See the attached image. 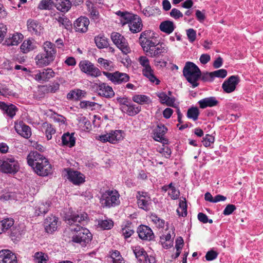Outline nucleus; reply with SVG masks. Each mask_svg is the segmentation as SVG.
Masks as SVG:
<instances>
[{"instance_id":"nucleus-7","label":"nucleus","mask_w":263,"mask_h":263,"mask_svg":"<svg viewBox=\"0 0 263 263\" xmlns=\"http://www.w3.org/2000/svg\"><path fill=\"white\" fill-rule=\"evenodd\" d=\"M120 195L116 190H107L101 196L100 202L106 208L115 207L120 203Z\"/></svg>"},{"instance_id":"nucleus-43","label":"nucleus","mask_w":263,"mask_h":263,"mask_svg":"<svg viewBox=\"0 0 263 263\" xmlns=\"http://www.w3.org/2000/svg\"><path fill=\"white\" fill-rule=\"evenodd\" d=\"M98 62L106 70L112 71L115 69V65L111 61L100 58L98 60Z\"/></svg>"},{"instance_id":"nucleus-16","label":"nucleus","mask_w":263,"mask_h":263,"mask_svg":"<svg viewBox=\"0 0 263 263\" xmlns=\"http://www.w3.org/2000/svg\"><path fill=\"white\" fill-rule=\"evenodd\" d=\"M89 19L85 16H81L77 18L74 23V29L77 32L81 33L86 32L89 25Z\"/></svg>"},{"instance_id":"nucleus-23","label":"nucleus","mask_w":263,"mask_h":263,"mask_svg":"<svg viewBox=\"0 0 263 263\" xmlns=\"http://www.w3.org/2000/svg\"><path fill=\"white\" fill-rule=\"evenodd\" d=\"M219 103L218 100L215 97L205 98L198 102L199 107L201 109L216 106Z\"/></svg>"},{"instance_id":"nucleus-1","label":"nucleus","mask_w":263,"mask_h":263,"mask_svg":"<svg viewBox=\"0 0 263 263\" xmlns=\"http://www.w3.org/2000/svg\"><path fill=\"white\" fill-rule=\"evenodd\" d=\"M88 219V215L85 212L67 215L65 217L66 222L70 226L71 231L76 232L72 237V241L85 246L92 239V234L84 225Z\"/></svg>"},{"instance_id":"nucleus-17","label":"nucleus","mask_w":263,"mask_h":263,"mask_svg":"<svg viewBox=\"0 0 263 263\" xmlns=\"http://www.w3.org/2000/svg\"><path fill=\"white\" fill-rule=\"evenodd\" d=\"M137 233L139 238L144 240L150 241L154 238L153 231L146 226H140L137 229Z\"/></svg>"},{"instance_id":"nucleus-56","label":"nucleus","mask_w":263,"mask_h":263,"mask_svg":"<svg viewBox=\"0 0 263 263\" xmlns=\"http://www.w3.org/2000/svg\"><path fill=\"white\" fill-rule=\"evenodd\" d=\"M122 233L124 238H127L134 234V231L130 226H125L124 228H122Z\"/></svg>"},{"instance_id":"nucleus-6","label":"nucleus","mask_w":263,"mask_h":263,"mask_svg":"<svg viewBox=\"0 0 263 263\" xmlns=\"http://www.w3.org/2000/svg\"><path fill=\"white\" fill-rule=\"evenodd\" d=\"M19 169L18 162L13 156H10L0 159V172L14 174Z\"/></svg>"},{"instance_id":"nucleus-59","label":"nucleus","mask_w":263,"mask_h":263,"mask_svg":"<svg viewBox=\"0 0 263 263\" xmlns=\"http://www.w3.org/2000/svg\"><path fill=\"white\" fill-rule=\"evenodd\" d=\"M170 14L171 17L176 20L183 17L182 13L176 8L172 9Z\"/></svg>"},{"instance_id":"nucleus-25","label":"nucleus","mask_w":263,"mask_h":263,"mask_svg":"<svg viewBox=\"0 0 263 263\" xmlns=\"http://www.w3.org/2000/svg\"><path fill=\"white\" fill-rule=\"evenodd\" d=\"M167 130V128L163 124H158L153 130L154 139L160 142L164 140V136Z\"/></svg>"},{"instance_id":"nucleus-61","label":"nucleus","mask_w":263,"mask_h":263,"mask_svg":"<svg viewBox=\"0 0 263 263\" xmlns=\"http://www.w3.org/2000/svg\"><path fill=\"white\" fill-rule=\"evenodd\" d=\"M158 152L166 158H169L172 154L171 149L167 146L160 148Z\"/></svg>"},{"instance_id":"nucleus-40","label":"nucleus","mask_w":263,"mask_h":263,"mask_svg":"<svg viewBox=\"0 0 263 263\" xmlns=\"http://www.w3.org/2000/svg\"><path fill=\"white\" fill-rule=\"evenodd\" d=\"M14 224L12 218H6L0 221V234L11 229Z\"/></svg>"},{"instance_id":"nucleus-55","label":"nucleus","mask_w":263,"mask_h":263,"mask_svg":"<svg viewBox=\"0 0 263 263\" xmlns=\"http://www.w3.org/2000/svg\"><path fill=\"white\" fill-rule=\"evenodd\" d=\"M214 140L215 138L213 136L208 134L203 138L202 142L204 146L209 147L211 144L214 143Z\"/></svg>"},{"instance_id":"nucleus-41","label":"nucleus","mask_w":263,"mask_h":263,"mask_svg":"<svg viewBox=\"0 0 263 263\" xmlns=\"http://www.w3.org/2000/svg\"><path fill=\"white\" fill-rule=\"evenodd\" d=\"M33 261L36 263H47L49 260L47 254L41 251L36 252L33 255Z\"/></svg>"},{"instance_id":"nucleus-2","label":"nucleus","mask_w":263,"mask_h":263,"mask_svg":"<svg viewBox=\"0 0 263 263\" xmlns=\"http://www.w3.org/2000/svg\"><path fill=\"white\" fill-rule=\"evenodd\" d=\"M27 159L28 165L38 175L46 176L51 173V165L45 157L37 152H31Z\"/></svg>"},{"instance_id":"nucleus-38","label":"nucleus","mask_w":263,"mask_h":263,"mask_svg":"<svg viewBox=\"0 0 263 263\" xmlns=\"http://www.w3.org/2000/svg\"><path fill=\"white\" fill-rule=\"evenodd\" d=\"M86 92L79 89L70 91L67 95V99L70 100H78L84 97Z\"/></svg>"},{"instance_id":"nucleus-53","label":"nucleus","mask_w":263,"mask_h":263,"mask_svg":"<svg viewBox=\"0 0 263 263\" xmlns=\"http://www.w3.org/2000/svg\"><path fill=\"white\" fill-rule=\"evenodd\" d=\"M152 220L157 226L159 228H163L164 226V220L160 219L156 214H152L151 216Z\"/></svg>"},{"instance_id":"nucleus-39","label":"nucleus","mask_w":263,"mask_h":263,"mask_svg":"<svg viewBox=\"0 0 263 263\" xmlns=\"http://www.w3.org/2000/svg\"><path fill=\"white\" fill-rule=\"evenodd\" d=\"M132 250L136 257L140 262L142 261L147 255L144 249L139 246L133 247Z\"/></svg>"},{"instance_id":"nucleus-29","label":"nucleus","mask_w":263,"mask_h":263,"mask_svg":"<svg viewBox=\"0 0 263 263\" xmlns=\"http://www.w3.org/2000/svg\"><path fill=\"white\" fill-rule=\"evenodd\" d=\"M141 109L140 106L137 105L132 102L128 103L126 106H122L121 110L130 116H134L138 114Z\"/></svg>"},{"instance_id":"nucleus-4","label":"nucleus","mask_w":263,"mask_h":263,"mask_svg":"<svg viewBox=\"0 0 263 263\" xmlns=\"http://www.w3.org/2000/svg\"><path fill=\"white\" fill-rule=\"evenodd\" d=\"M183 74L193 88L199 85L198 81L201 77V72L198 67L194 63L187 62L183 69Z\"/></svg>"},{"instance_id":"nucleus-64","label":"nucleus","mask_w":263,"mask_h":263,"mask_svg":"<svg viewBox=\"0 0 263 263\" xmlns=\"http://www.w3.org/2000/svg\"><path fill=\"white\" fill-rule=\"evenodd\" d=\"M52 119L55 122H59L63 124H65L66 123V118L64 116L57 114H54Z\"/></svg>"},{"instance_id":"nucleus-14","label":"nucleus","mask_w":263,"mask_h":263,"mask_svg":"<svg viewBox=\"0 0 263 263\" xmlns=\"http://www.w3.org/2000/svg\"><path fill=\"white\" fill-rule=\"evenodd\" d=\"M138 194L137 198L138 207L145 211H149L151 204V199L148 194L144 192H138Z\"/></svg>"},{"instance_id":"nucleus-32","label":"nucleus","mask_w":263,"mask_h":263,"mask_svg":"<svg viewBox=\"0 0 263 263\" xmlns=\"http://www.w3.org/2000/svg\"><path fill=\"white\" fill-rule=\"evenodd\" d=\"M54 6L62 12H67L71 7V3L69 0H55Z\"/></svg>"},{"instance_id":"nucleus-49","label":"nucleus","mask_w":263,"mask_h":263,"mask_svg":"<svg viewBox=\"0 0 263 263\" xmlns=\"http://www.w3.org/2000/svg\"><path fill=\"white\" fill-rule=\"evenodd\" d=\"M57 21L60 24V26H62L67 30L70 29L71 27V23L70 20L66 17L59 16L57 18Z\"/></svg>"},{"instance_id":"nucleus-34","label":"nucleus","mask_w":263,"mask_h":263,"mask_svg":"<svg viewBox=\"0 0 263 263\" xmlns=\"http://www.w3.org/2000/svg\"><path fill=\"white\" fill-rule=\"evenodd\" d=\"M157 96L160 100V102L162 104H165L167 106L176 107V105L175 103V99L174 97H170L163 92L159 93Z\"/></svg>"},{"instance_id":"nucleus-54","label":"nucleus","mask_w":263,"mask_h":263,"mask_svg":"<svg viewBox=\"0 0 263 263\" xmlns=\"http://www.w3.org/2000/svg\"><path fill=\"white\" fill-rule=\"evenodd\" d=\"M98 104L89 101H82L80 103V106L81 108H90L92 109Z\"/></svg>"},{"instance_id":"nucleus-27","label":"nucleus","mask_w":263,"mask_h":263,"mask_svg":"<svg viewBox=\"0 0 263 263\" xmlns=\"http://www.w3.org/2000/svg\"><path fill=\"white\" fill-rule=\"evenodd\" d=\"M15 129L17 134L23 137L28 139L31 135V132L30 127L22 122L15 124Z\"/></svg>"},{"instance_id":"nucleus-42","label":"nucleus","mask_w":263,"mask_h":263,"mask_svg":"<svg viewBox=\"0 0 263 263\" xmlns=\"http://www.w3.org/2000/svg\"><path fill=\"white\" fill-rule=\"evenodd\" d=\"M122 132L120 130H112L109 133L110 136L109 142L115 144L116 142L121 140L123 137Z\"/></svg>"},{"instance_id":"nucleus-13","label":"nucleus","mask_w":263,"mask_h":263,"mask_svg":"<svg viewBox=\"0 0 263 263\" xmlns=\"http://www.w3.org/2000/svg\"><path fill=\"white\" fill-rule=\"evenodd\" d=\"M64 171L66 173L65 176L74 184L79 185L85 181L84 175L80 172L72 170L71 168H65Z\"/></svg>"},{"instance_id":"nucleus-44","label":"nucleus","mask_w":263,"mask_h":263,"mask_svg":"<svg viewBox=\"0 0 263 263\" xmlns=\"http://www.w3.org/2000/svg\"><path fill=\"white\" fill-rule=\"evenodd\" d=\"M200 111L197 107L192 106L190 107L186 113V117L193 120L194 121H196L198 119Z\"/></svg>"},{"instance_id":"nucleus-19","label":"nucleus","mask_w":263,"mask_h":263,"mask_svg":"<svg viewBox=\"0 0 263 263\" xmlns=\"http://www.w3.org/2000/svg\"><path fill=\"white\" fill-rule=\"evenodd\" d=\"M98 95L106 98H111L115 96L112 88L105 83H100L97 88Z\"/></svg>"},{"instance_id":"nucleus-31","label":"nucleus","mask_w":263,"mask_h":263,"mask_svg":"<svg viewBox=\"0 0 263 263\" xmlns=\"http://www.w3.org/2000/svg\"><path fill=\"white\" fill-rule=\"evenodd\" d=\"M0 109L3 111V113L6 114L10 118H13L16 114L17 111L16 107L13 105H8L4 102H0Z\"/></svg>"},{"instance_id":"nucleus-20","label":"nucleus","mask_w":263,"mask_h":263,"mask_svg":"<svg viewBox=\"0 0 263 263\" xmlns=\"http://www.w3.org/2000/svg\"><path fill=\"white\" fill-rule=\"evenodd\" d=\"M58 220L57 217L52 215L45 219L44 221L45 229L48 233H52L57 230Z\"/></svg>"},{"instance_id":"nucleus-22","label":"nucleus","mask_w":263,"mask_h":263,"mask_svg":"<svg viewBox=\"0 0 263 263\" xmlns=\"http://www.w3.org/2000/svg\"><path fill=\"white\" fill-rule=\"evenodd\" d=\"M129 30L133 33L140 32L143 28L142 20L138 15H135L128 24Z\"/></svg>"},{"instance_id":"nucleus-9","label":"nucleus","mask_w":263,"mask_h":263,"mask_svg":"<svg viewBox=\"0 0 263 263\" xmlns=\"http://www.w3.org/2000/svg\"><path fill=\"white\" fill-rule=\"evenodd\" d=\"M110 38L114 44L123 53L127 54L131 51L126 39L120 33L114 32L111 34Z\"/></svg>"},{"instance_id":"nucleus-51","label":"nucleus","mask_w":263,"mask_h":263,"mask_svg":"<svg viewBox=\"0 0 263 263\" xmlns=\"http://www.w3.org/2000/svg\"><path fill=\"white\" fill-rule=\"evenodd\" d=\"M111 257L112 259V263H125L123 258L120 255V252L118 251L114 252Z\"/></svg>"},{"instance_id":"nucleus-58","label":"nucleus","mask_w":263,"mask_h":263,"mask_svg":"<svg viewBox=\"0 0 263 263\" xmlns=\"http://www.w3.org/2000/svg\"><path fill=\"white\" fill-rule=\"evenodd\" d=\"M186 34L190 42H193L196 40V32L193 29H189L186 30Z\"/></svg>"},{"instance_id":"nucleus-30","label":"nucleus","mask_w":263,"mask_h":263,"mask_svg":"<svg viewBox=\"0 0 263 263\" xmlns=\"http://www.w3.org/2000/svg\"><path fill=\"white\" fill-rule=\"evenodd\" d=\"M28 30L34 35H40L42 30L41 25L34 20H29L27 21Z\"/></svg>"},{"instance_id":"nucleus-24","label":"nucleus","mask_w":263,"mask_h":263,"mask_svg":"<svg viewBox=\"0 0 263 263\" xmlns=\"http://www.w3.org/2000/svg\"><path fill=\"white\" fill-rule=\"evenodd\" d=\"M36 41L33 39L25 40L20 46V50L23 53H27L36 49Z\"/></svg>"},{"instance_id":"nucleus-33","label":"nucleus","mask_w":263,"mask_h":263,"mask_svg":"<svg viewBox=\"0 0 263 263\" xmlns=\"http://www.w3.org/2000/svg\"><path fill=\"white\" fill-rule=\"evenodd\" d=\"M175 28V26L174 23L168 20L162 22L159 25L160 30L167 34L172 33Z\"/></svg>"},{"instance_id":"nucleus-57","label":"nucleus","mask_w":263,"mask_h":263,"mask_svg":"<svg viewBox=\"0 0 263 263\" xmlns=\"http://www.w3.org/2000/svg\"><path fill=\"white\" fill-rule=\"evenodd\" d=\"M213 78H224L227 76V71L226 69H221L212 72Z\"/></svg>"},{"instance_id":"nucleus-18","label":"nucleus","mask_w":263,"mask_h":263,"mask_svg":"<svg viewBox=\"0 0 263 263\" xmlns=\"http://www.w3.org/2000/svg\"><path fill=\"white\" fill-rule=\"evenodd\" d=\"M0 263H17L16 256L9 250H1Z\"/></svg>"},{"instance_id":"nucleus-60","label":"nucleus","mask_w":263,"mask_h":263,"mask_svg":"<svg viewBox=\"0 0 263 263\" xmlns=\"http://www.w3.org/2000/svg\"><path fill=\"white\" fill-rule=\"evenodd\" d=\"M236 208L235 205L229 204L226 206L223 212V214L224 215H229L231 214L235 210Z\"/></svg>"},{"instance_id":"nucleus-46","label":"nucleus","mask_w":263,"mask_h":263,"mask_svg":"<svg viewBox=\"0 0 263 263\" xmlns=\"http://www.w3.org/2000/svg\"><path fill=\"white\" fill-rule=\"evenodd\" d=\"M54 6V2L52 0H42L37 7L41 10H51Z\"/></svg>"},{"instance_id":"nucleus-11","label":"nucleus","mask_w":263,"mask_h":263,"mask_svg":"<svg viewBox=\"0 0 263 263\" xmlns=\"http://www.w3.org/2000/svg\"><path fill=\"white\" fill-rule=\"evenodd\" d=\"M79 66L83 72L92 77L96 78L101 75L100 69L88 60L80 61Z\"/></svg>"},{"instance_id":"nucleus-15","label":"nucleus","mask_w":263,"mask_h":263,"mask_svg":"<svg viewBox=\"0 0 263 263\" xmlns=\"http://www.w3.org/2000/svg\"><path fill=\"white\" fill-rule=\"evenodd\" d=\"M239 82V78L237 76H232L226 80L222 85L223 91L226 93H231L234 91L236 85Z\"/></svg>"},{"instance_id":"nucleus-62","label":"nucleus","mask_w":263,"mask_h":263,"mask_svg":"<svg viewBox=\"0 0 263 263\" xmlns=\"http://www.w3.org/2000/svg\"><path fill=\"white\" fill-rule=\"evenodd\" d=\"M218 253L213 250L208 251L205 255V258L206 260L211 261L217 257Z\"/></svg>"},{"instance_id":"nucleus-26","label":"nucleus","mask_w":263,"mask_h":263,"mask_svg":"<svg viewBox=\"0 0 263 263\" xmlns=\"http://www.w3.org/2000/svg\"><path fill=\"white\" fill-rule=\"evenodd\" d=\"M154 40L156 39L153 36L151 31L145 30L141 33L139 38V42L142 49H143Z\"/></svg>"},{"instance_id":"nucleus-35","label":"nucleus","mask_w":263,"mask_h":263,"mask_svg":"<svg viewBox=\"0 0 263 263\" xmlns=\"http://www.w3.org/2000/svg\"><path fill=\"white\" fill-rule=\"evenodd\" d=\"M42 129L44 131L46 137L48 140H51L52 135L56 133V130L54 126L48 122H44L42 125Z\"/></svg>"},{"instance_id":"nucleus-28","label":"nucleus","mask_w":263,"mask_h":263,"mask_svg":"<svg viewBox=\"0 0 263 263\" xmlns=\"http://www.w3.org/2000/svg\"><path fill=\"white\" fill-rule=\"evenodd\" d=\"M23 37V35L21 33L10 34L8 37H6L4 45L8 46L17 45L22 41Z\"/></svg>"},{"instance_id":"nucleus-47","label":"nucleus","mask_w":263,"mask_h":263,"mask_svg":"<svg viewBox=\"0 0 263 263\" xmlns=\"http://www.w3.org/2000/svg\"><path fill=\"white\" fill-rule=\"evenodd\" d=\"M132 100L134 102L139 104H144L147 103L149 100V98L146 95H137L133 97Z\"/></svg>"},{"instance_id":"nucleus-37","label":"nucleus","mask_w":263,"mask_h":263,"mask_svg":"<svg viewBox=\"0 0 263 263\" xmlns=\"http://www.w3.org/2000/svg\"><path fill=\"white\" fill-rule=\"evenodd\" d=\"M74 133L70 134L69 133H65L62 137V142L63 145L69 147L73 146L75 144L76 140L74 137Z\"/></svg>"},{"instance_id":"nucleus-21","label":"nucleus","mask_w":263,"mask_h":263,"mask_svg":"<svg viewBox=\"0 0 263 263\" xmlns=\"http://www.w3.org/2000/svg\"><path fill=\"white\" fill-rule=\"evenodd\" d=\"M50 205L51 202L49 201L37 203L34 208V215L39 216L45 214L48 212Z\"/></svg>"},{"instance_id":"nucleus-12","label":"nucleus","mask_w":263,"mask_h":263,"mask_svg":"<svg viewBox=\"0 0 263 263\" xmlns=\"http://www.w3.org/2000/svg\"><path fill=\"white\" fill-rule=\"evenodd\" d=\"M54 76V72L50 68L44 69L42 70H37L32 74V77L40 83L48 81Z\"/></svg>"},{"instance_id":"nucleus-52","label":"nucleus","mask_w":263,"mask_h":263,"mask_svg":"<svg viewBox=\"0 0 263 263\" xmlns=\"http://www.w3.org/2000/svg\"><path fill=\"white\" fill-rule=\"evenodd\" d=\"M79 123L81 125H83V130H88L91 127V124L90 121L84 116H81L79 117Z\"/></svg>"},{"instance_id":"nucleus-5","label":"nucleus","mask_w":263,"mask_h":263,"mask_svg":"<svg viewBox=\"0 0 263 263\" xmlns=\"http://www.w3.org/2000/svg\"><path fill=\"white\" fill-rule=\"evenodd\" d=\"M143 50L147 55L151 58H158L167 53L168 47L164 43H157L156 40H154Z\"/></svg>"},{"instance_id":"nucleus-8","label":"nucleus","mask_w":263,"mask_h":263,"mask_svg":"<svg viewBox=\"0 0 263 263\" xmlns=\"http://www.w3.org/2000/svg\"><path fill=\"white\" fill-rule=\"evenodd\" d=\"M138 62L141 66L143 67L142 70V74L152 83L158 85L160 81L154 74V70L150 65L149 60L146 56H141L138 59Z\"/></svg>"},{"instance_id":"nucleus-3","label":"nucleus","mask_w":263,"mask_h":263,"mask_svg":"<svg viewBox=\"0 0 263 263\" xmlns=\"http://www.w3.org/2000/svg\"><path fill=\"white\" fill-rule=\"evenodd\" d=\"M43 49L44 51L39 53L34 58L35 64L39 67L49 65L54 60L57 55L55 45L49 41L44 43Z\"/></svg>"},{"instance_id":"nucleus-50","label":"nucleus","mask_w":263,"mask_h":263,"mask_svg":"<svg viewBox=\"0 0 263 263\" xmlns=\"http://www.w3.org/2000/svg\"><path fill=\"white\" fill-rule=\"evenodd\" d=\"M113 223V221L111 220H99L98 224L103 229L108 230L112 227Z\"/></svg>"},{"instance_id":"nucleus-10","label":"nucleus","mask_w":263,"mask_h":263,"mask_svg":"<svg viewBox=\"0 0 263 263\" xmlns=\"http://www.w3.org/2000/svg\"><path fill=\"white\" fill-rule=\"evenodd\" d=\"M103 74L112 83L115 85H120L129 81L130 77L126 73L116 71L114 72L103 71Z\"/></svg>"},{"instance_id":"nucleus-48","label":"nucleus","mask_w":263,"mask_h":263,"mask_svg":"<svg viewBox=\"0 0 263 263\" xmlns=\"http://www.w3.org/2000/svg\"><path fill=\"white\" fill-rule=\"evenodd\" d=\"M179 207L177 210V212L179 216L185 217L187 215V205L186 202L184 200H180Z\"/></svg>"},{"instance_id":"nucleus-45","label":"nucleus","mask_w":263,"mask_h":263,"mask_svg":"<svg viewBox=\"0 0 263 263\" xmlns=\"http://www.w3.org/2000/svg\"><path fill=\"white\" fill-rule=\"evenodd\" d=\"M95 42L97 46L100 48H106L108 45L107 39L103 35H98L95 38Z\"/></svg>"},{"instance_id":"nucleus-63","label":"nucleus","mask_w":263,"mask_h":263,"mask_svg":"<svg viewBox=\"0 0 263 263\" xmlns=\"http://www.w3.org/2000/svg\"><path fill=\"white\" fill-rule=\"evenodd\" d=\"M154 65L156 67H159L160 68H163L166 66L167 62L162 59H159L158 58H156L154 60Z\"/></svg>"},{"instance_id":"nucleus-36","label":"nucleus","mask_w":263,"mask_h":263,"mask_svg":"<svg viewBox=\"0 0 263 263\" xmlns=\"http://www.w3.org/2000/svg\"><path fill=\"white\" fill-rule=\"evenodd\" d=\"M116 14L120 17V23L122 25L129 24L135 15L124 11H118Z\"/></svg>"}]
</instances>
